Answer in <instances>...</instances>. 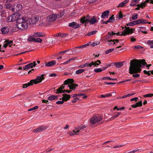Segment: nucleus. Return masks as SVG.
I'll return each mask as SVG.
<instances>
[{
    "mask_svg": "<svg viewBox=\"0 0 153 153\" xmlns=\"http://www.w3.org/2000/svg\"><path fill=\"white\" fill-rule=\"evenodd\" d=\"M138 15L136 14L135 15H133L132 17V19L133 20L136 19L137 18Z\"/></svg>",
    "mask_w": 153,
    "mask_h": 153,
    "instance_id": "nucleus-56",
    "label": "nucleus"
},
{
    "mask_svg": "<svg viewBox=\"0 0 153 153\" xmlns=\"http://www.w3.org/2000/svg\"><path fill=\"white\" fill-rule=\"evenodd\" d=\"M71 91V90H64L62 91V93H64L65 92H66L68 93H70Z\"/></svg>",
    "mask_w": 153,
    "mask_h": 153,
    "instance_id": "nucleus-60",
    "label": "nucleus"
},
{
    "mask_svg": "<svg viewBox=\"0 0 153 153\" xmlns=\"http://www.w3.org/2000/svg\"><path fill=\"white\" fill-rule=\"evenodd\" d=\"M102 71L101 68H96L94 69V71L96 73L100 72Z\"/></svg>",
    "mask_w": 153,
    "mask_h": 153,
    "instance_id": "nucleus-42",
    "label": "nucleus"
},
{
    "mask_svg": "<svg viewBox=\"0 0 153 153\" xmlns=\"http://www.w3.org/2000/svg\"><path fill=\"white\" fill-rule=\"evenodd\" d=\"M33 21H34L33 19V18H30L27 17L26 22H27V25L29 24L33 25L35 24V22H33Z\"/></svg>",
    "mask_w": 153,
    "mask_h": 153,
    "instance_id": "nucleus-21",
    "label": "nucleus"
},
{
    "mask_svg": "<svg viewBox=\"0 0 153 153\" xmlns=\"http://www.w3.org/2000/svg\"><path fill=\"white\" fill-rule=\"evenodd\" d=\"M110 11L108 10H106L103 12L101 16V18L104 19L105 17L108 18L109 16Z\"/></svg>",
    "mask_w": 153,
    "mask_h": 153,
    "instance_id": "nucleus-15",
    "label": "nucleus"
},
{
    "mask_svg": "<svg viewBox=\"0 0 153 153\" xmlns=\"http://www.w3.org/2000/svg\"><path fill=\"white\" fill-rule=\"evenodd\" d=\"M38 107H39L38 106H36L34 107L29 109L28 110V111H31L33 110L38 109Z\"/></svg>",
    "mask_w": 153,
    "mask_h": 153,
    "instance_id": "nucleus-46",
    "label": "nucleus"
},
{
    "mask_svg": "<svg viewBox=\"0 0 153 153\" xmlns=\"http://www.w3.org/2000/svg\"><path fill=\"white\" fill-rule=\"evenodd\" d=\"M142 105V102L140 101L138 102H137L136 104L131 105V107L133 108H136L137 107H140Z\"/></svg>",
    "mask_w": 153,
    "mask_h": 153,
    "instance_id": "nucleus-20",
    "label": "nucleus"
},
{
    "mask_svg": "<svg viewBox=\"0 0 153 153\" xmlns=\"http://www.w3.org/2000/svg\"><path fill=\"white\" fill-rule=\"evenodd\" d=\"M70 50V49H68L67 50H65L63 51H61L59 53V54H61L62 55H64L65 53L67 52L68 51H69Z\"/></svg>",
    "mask_w": 153,
    "mask_h": 153,
    "instance_id": "nucleus-54",
    "label": "nucleus"
},
{
    "mask_svg": "<svg viewBox=\"0 0 153 153\" xmlns=\"http://www.w3.org/2000/svg\"><path fill=\"white\" fill-rule=\"evenodd\" d=\"M56 64L55 61L52 60L51 61L48 62H45V66L46 67H52Z\"/></svg>",
    "mask_w": 153,
    "mask_h": 153,
    "instance_id": "nucleus-11",
    "label": "nucleus"
},
{
    "mask_svg": "<svg viewBox=\"0 0 153 153\" xmlns=\"http://www.w3.org/2000/svg\"><path fill=\"white\" fill-rule=\"evenodd\" d=\"M109 19L112 22V21L114 20V15H112L110 17H109Z\"/></svg>",
    "mask_w": 153,
    "mask_h": 153,
    "instance_id": "nucleus-57",
    "label": "nucleus"
},
{
    "mask_svg": "<svg viewBox=\"0 0 153 153\" xmlns=\"http://www.w3.org/2000/svg\"><path fill=\"white\" fill-rule=\"evenodd\" d=\"M153 96L152 94H148L143 96L144 97H152Z\"/></svg>",
    "mask_w": 153,
    "mask_h": 153,
    "instance_id": "nucleus-47",
    "label": "nucleus"
},
{
    "mask_svg": "<svg viewBox=\"0 0 153 153\" xmlns=\"http://www.w3.org/2000/svg\"><path fill=\"white\" fill-rule=\"evenodd\" d=\"M58 98V97L55 95H51L49 96L48 97V99L50 100H52L57 99Z\"/></svg>",
    "mask_w": 153,
    "mask_h": 153,
    "instance_id": "nucleus-24",
    "label": "nucleus"
},
{
    "mask_svg": "<svg viewBox=\"0 0 153 153\" xmlns=\"http://www.w3.org/2000/svg\"><path fill=\"white\" fill-rule=\"evenodd\" d=\"M14 15H12L9 16L8 20L9 22H13L16 20V19L13 18Z\"/></svg>",
    "mask_w": 153,
    "mask_h": 153,
    "instance_id": "nucleus-35",
    "label": "nucleus"
},
{
    "mask_svg": "<svg viewBox=\"0 0 153 153\" xmlns=\"http://www.w3.org/2000/svg\"><path fill=\"white\" fill-rule=\"evenodd\" d=\"M102 120L101 117L99 116H95L90 119L91 123L94 124Z\"/></svg>",
    "mask_w": 153,
    "mask_h": 153,
    "instance_id": "nucleus-5",
    "label": "nucleus"
},
{
    "mask_svg": "<svg viewBox=\"0 0 153 153\" xmlns=\"http://www.w3.org/2000/svg\"><path fill=\"white\" fill-rule=\"evenodd\" d=\"M86 127V126H82L81 127H79L78 128H75V130L77 131V132H79V131H80V130H81L82 129Z\"/></svg>",
    "mask_w": 153,
    "mask_h": 153,
    "instance_id": "nucleus-34",
    "label": "nucleus"
},
{
    "mask_svg": "<svg viewBox=\"0 0 153 153\" xmlns=\"http://www.w3.org/2000/svg\"><path fill=\"white\" fill-rule=\"evenodd\" d=\"M102 79L103 80H105V79H108V80H113V79L110 78L109 77H108V76L103 77L102 78Z\"/></svg>",
    "mask_w": 153,
    "mask_h": 153,
    "instance_id": "nucleus-48",
    "label": "nucleus"
},
{
    "mask_svg": "<svg viewBox=\"0 0 153 153\" xmlns=\"http://www.w3.org/2000/svg\"><path fill=\"white\" fill-rule=\"evenodd\" d=\"M29 64L30 67L31 68H33V67H34V64L33 63H30Z\"/></svg>",
    "mask_w": 153,
    "mask_h": 153,
    "instance_id": "nucleus-64",
    "label": "nucleus"
},
{
    "mask_svg": "<svg viewBox=\"0 0 153 153\" xmlns=\"http://www.w3.org/2000/svg\"><path fill=\"white\" fill-rule=\"evenodd\" d=\"M137 22H136L137 23ZM136 25V22H135V21H134L133 22H130L128 23H127L126 24V25L127 26H133Z\"/></svg>",
    "mask_w": 153,
    "mask_h": 153,
    "instance_id": "nucleus-33",
    "label": "nucleus"
},
{
    "mask_svg": "<svg viewBox=\"0 0 153 153\" xmlns=\"http://www.w3.org/2000/svg\"><path fill=\"white\" fill-rule=\"evenodd\" d=\"M27 17H22V18H19L17 19V24L22 23L26 21Z\"/></svg>",
    "mask_w": 153,
    "mask_h": 153,
    "instance_id": "nucleus-13",
    "label": "nucleus"
},
{
    "mask_svg": "<svg viewBox=\"0 0 153 153\" xmlns=\"http://www.w3.org/2000/svg\"><path fill=\"white\" fill-rule=\"evenodd\" d=\"M89 45V43H87V44H85L83 45H81V46H79L78 47H76L75 48H77L81 49L82 48H85L87 46H88V45Z\"/></svg>",
    "mask_w": 153,
    "mask_h": 153,
    "instance_id": "nucleus-31",
    "label": "nucleus"
},
{
    "mask_svg": "<svg viewBox=\"0 0 153 153\" xmlns=\"http://www.w3.org/2000/svg\"><path fill=\"white\" fill-rule=\"evenodd\" d=\"M106 36V40H108L112 36L111 35H110L109 34H107Z\"/></svg>",
    "mask_w": 153,
    "mask_h": 153,
    "instance_id": "nucleus-59",
    "label": "nucleus"
},
{
    "mask_svg": "<svg viewBox=\"0 0 153 153\" xmlns=\"http://www.w3.org/2000/svg\"><path fill=\"white\" fill-rule=\"evenodd\" d=\"M16 26L19 29L23 30L26 29L28 27V25L27 22L23 23L16 24Z\"/></svg>",
    "mask_w": 153,
    "mask_h": 153,
    "instance_id": "nucleus-7",
    "label": "nucleus"
},
{
    "mask_svg": "<svg viewBox=\"0 0 153 153\" xmlns=\"http://www.w3.org/2000/svg\"><path fill=\"white\" fill-rule=\"evenodd\" d=\"M107 41L108 42L107 44L109 46L114 45L115 44V42H114L112 39H111L110 40H108Z\"/></svg>",
    "mask_w": 153,
    "mask_h": 153,
    "instance_id": "nucleus-28",
    "label": "nucleus"
},
{
    "mask_svg": "<svg viewBox=\"0 0 153 153\" xmlns=\"http://www.w3.org/2000/svg\"><path fill=\"white\" fill-rule=\"evenodd\" d=\"M121 114V112H117V114L115 115H114V116H113L110 118V120H114V119L117 118V117L120 114Z\"/></svg>",
    "mask_w": 153,
    "mask_h": 153,
    "instance_id": "nucleus-36",
    "label": "nucleus"
},
{
    "mask_svg": "<svg viewBox=\"0 0 153 153\" xmlns=\"http://www.w3.org/2000/svg\"><path fill=\"white\" fill-rule=\"evenodd\" d=\"M75 49H74V51H75V53H79L82 50V49H80L77 48H75Z\"/></svg>",
    "mask_w": 153,
    "mask_h": 153,
    "instance_id": "nucleus-37",
    "label": "nucleus"
},
{
    "mask_svg": "<svg viewBox=\"0 0 153 153\" xmlns=\"http://www.w3.org/2000/svg\"><path fill=\"white\" fill-rule=\"evenodd\" d=\"M44 74H42L40 76H37L36 79L31 80L33 81V84L34 83L35 84H37L41 82L42 81L45 79V77H44Z\"/></svg>",
    "mask_w": 153,
    "mask_h": 153,
    "instance_id": "nucleus-6",
    "label": "nucleus"
},
{
    "mask_svg": "<svg viewBox=\"0 0 153 153\" xmlns=\"http://www.w3.org/2000/svg\"><path fill=\"white\" fill-rule=\"evenodd\" d=\"M147 43L151 48H153V40H149L147 41Z\"/></svg>",
    "mask_w": 153,
    "mask_h": 153,
    "instance_id": "nucleus-30",
    "label": "nucleus"
},
{
    "mask_svg": "<svg viewBox=\"0 0 153 153\" xmlns=\"http://www.w3.org/2000/svg\"><path fill=\"white\" fill-rule=\"evenodd\" d=\"M150 1L149 0H146L145 2L142 3L140 4H138L137 5V6H139L140 8H143L144 7H145L147 3Z\"/></svg>",
    "mask_w": 153,
    "mask_h": 153,
    "instance_id": "nucleus-17",
    "label": "nucleus"
},
{
    "mask_svg": "<svg viewBox=\"0 0 153 153\" xmlns=\"http://www.w3.org/2000/svg\"><path fill=\"white\" fill-rule=\"evenodd\" d=\"M118 15H119L118 18L119 19H120L123 17V15L121 12L119 13V14Z\"/></svg>",
    "mask_w": 153,
    "mask_h": 153,
    "instance_id": "nucleus-61",
    "label": "nucleus"
},
{
    "mask_svg": "<svg viewBox=\"0 0 153 153\" xmlns=\"http://www.w3.org/2000/svg\"><path fill=\"white\" fill-rule=\"evenodd\" d=\"M97 31H93L87 34V35L88 36H90L93 34H95L97 32Z\"/></svg>",
    "mask_w": 153,
    "mask_h": 153,
    "instance_id": "nucleus-44",
    "label": "nucleus"
},
{
    "mask_svg": "<svg viewBox=\"0 0 153 153\" xmlns=\"http://www.w3.org/2000/svg\"><path fill=\"white\" fill-rule=\"evenodd\" d=\"M133 74L132 76L134 77H138L140 76L139 74Z\"/></svg>",
    "mask_w": 153,
    "mask_h": 153,
    "instance_id": "nucleus-58",
    "label": "nucleus"
},
{
    "mask_svg": "<svg viewBox=\"0 0 153 153\" xmlns=\"http://www.w3.org/2000/svg\"><path fill=\"white\" fill-rule=\"evenodd\" d=\"M4 43H7L8 45L10 47L13 44V41L7 40H6Z\"/></svg>",
    "mask_w": 153,
    "mask_h": 153,
    "instance_id": "nucleus-27",
    "label": "nucleus"
},
{
    "mask_svg": "<svg viewBox=\"0 0 153 153\" xmlns=\"http://www.w3.org/2000/svg\"><path fill=\"white\" fill-rule=\"evenodd\" d=\"M84 71L85 70L84 69H79L76 71L75 73L76 74H79L83 73Z\"/></svg>",
    "mask_w": 153,
    "mask_h": 153,
    "instance_id": "nucleus-32",
    "label": "nucleus"
},
{
    "mask_svg": "<svg viewBox=\"0 0 153 153\" xmlns=\"http://www.w3.org/2000/svg\"><path fill=\"white\" fill-rule=\"evenodd\" d=\"M42 40L40 38H38L35 39V42L41 43Z\"/></svg>",
    "mask_w": 153,
    "mask_h": 153,
    "instance_id": "nucleus-49",
    "label": "nucleus"
},
{
    "mask_svg": "<svg viewBox=\"0 0 153 153\" xmlns=\"http://www.w3.org/2000/svg\"><path fill=\"white\" fill-rule=\"evenodd\" d=\"M125 5V4H124V3L122 2L119 4L117 6V7H123Z\"/></svg>",
    "mask_w": 153,
    "mask_h": 153,
    "instance_id": "nucleus-50",
    "label": "nucleus"
},
{
    "mask_svg": "<svg viewBox=\"0 0 153 153\" xmlns=\"http://www.w3.org/2000/svg\"><path fill=\"white\" fill-rule=\"evenodd\" d=\"M35 39L34 37L30 36L28 38L27 40L29 42H35Z\"/></svg>",
    "mask_w": 153,
    "mask_h": 153,
    "instance_id": "nucleus-40",
    "label": "nucleus"
},
{
    "mask_svg": "<svg viewBox=\"0 0 153 153\" xmlns=\"http://www.w3.org/2000/svg\"><path fill=\"white\" fill-rule=\"evenodd\" d=\"M47 127L45 126H41L33 130V132L35 133H38L40 132H42L47 128Z\"/></svg>",
    "mask_w": 153,
    "mask_h": 153,
    "instance_id": "nucleus-10",
    "label": "nucleus"
},
{
    "mask_svg": "<svg viewBox=\"0 0 153 153\" xmlns=\"http://www.w3.org/2000/svg\"><path fill=\"white\" fill-rule=\"evenodd\" d=\"M76 96H80V94H73V97H74V100H78L79 99V98L78 97L75 98V97Z\"/></svg>",
    "mask_w": 153,
    "mask_h": 153,
    "instance_id": "nucleus-41",
    "label": "nucleus"
},
{
    "mask_svg": "<svg viewBox=\"0 0 153 153\" xmlns=\"http://www.w3.org/2000/svg\"><path fill=\"white\" fill-rule=\"evenodd\" d=\"M63 96L62 99L64 100V101H67L71 97V96L70 95H68L66 94H64L62 95Z\"/></svg>",
    "mask_w": 153,
    "mask_h": 153,
    "instance_id": "nucleus-16",
    "label": "nucleus"
},
{
    "mask_svg": "<svg viewBox=\"0 0 153 153\" xmlns=\"http://www.w3.org/2000/svg\"><path fill=\"white\" fill-rule=\"evenodd\" d=\"M114 48H111L109 49L108 50H107V51H106L105 53L106 54H108L110 52H111L113 51L114 50Z\"/></svg>",
    "mask_w": 153,
    "mask_h": 153,
    "instance_id": "nucleus-43",
    "label": "nucleus"
},
{
    "mask_svg": "<svg viewBox=\"0 0 153 153\" xmlns=\"http://www.w3.org/2000/svg\"><path fill=\"white\" fill-rule=\"evenodd\" d=\"M136 22H137V23L136 22V25L138 24H147L148 23V21L146 20L143 19H139L136 21H135Z\"/></svg>",
    "mask_w": 153,
    "mask_h": 153,
    "instance_id": "nucleus-14",
    "label": "nucleus"
},
{
    "mask_svg": "<svg viewBox=\"0 0 153 153\" xmlns=\"http://www.w3.org/2000/svg\"><path fill=\"white\" fill-rule=\"evenodd\" d=\"M74 82V81L73 79H69L64 82V83L66 85H68L71 84L70 85H68V87H69L70 89L72 90H74L76 87H77L78 85L77 84H73L72 83Z\"/></svg>",
    "mask_w": 153,
    "mask_h": 153,
    "instance_id": "nucleus-3",
    "label": "nucleus"
},
{
    "mask_svg": "<svg viewBox=\"0 0 153 153\" xmlns=\"http://www.w3.org/2000/svg\"><path fill=\"white\" fill-rule=\"evenodd\" d=\"M145 65H146L148 69H149V68L152 65L151 64L147 65L145 60L144 59L131 60L130 62L129 73L131 74L140 73L141 71L140 67L143 68Z\"/></svg>",
    "mask_w": 153,
    "mask_h": 153,
    "instance_id": "nucleus-1",
    "label": "nucleus"
},
{
    "mask_svg": "<svg viewBox=\"0 0 153 153\" xmlns=\"http://www.w3.org/2000/svg\"><path fill=\"white\" fill-rule=\"evenodd\" d=\"M124 62H114V65L117 68H120L123 65Z\"/></svg>",
    "mask_w": 153,
    "mask_h": 153,
    "instance_id": "nucleus-22",
    "label": "nucleus"
},
{
    "mask_svg": "<svg viewBox=\"0 0 153 153\" xmlns=\"http://www.w3.org/2000/svg\"><path fill=\"white\" fill-rule=\"evenodd\" d=\"M13 5L11 4L7 3L5 5V7L6 9H11L13 7Z\"/></svg>",
    "mask_w": 153,
    "mask_h": 153,
    "instance_id": "nucleus-26",
    "label": "nucleus"
},
{
    "mask_svg": "<svg viewBox=\"0 0 153 153\" xmlns=\"http://www.w3.org/2000/svg\"><path fill=\"white\" fill-rule=\"evenodd\" d=\"M84 67H91V63H87L84 64Z\"/></svg>",
    "mask_w": 153,
    "mask_h": 153,
    "instance_id": "nucleus-45",
    "label": "nucleus"
},
{
    "mask_svg": "<svg viewBox=\"0 0 153 153\" xmlns=\"http://www.w3.org/2000/svg\"><path fill=\"white\" fill-rule=\"evenodd\" d=\"M68 26L74 28H77L80 27L79 25V24H77L75 22H73L69 23Z\"/></svg>",
    "mask_w": 153,
    "mask_h": 153,
    "instance_id": "nucleus-12",
    "label": "nucleus"
},
{
    "mask_svg": "<svg viewBox=\"0 0 153 153\" xmlns=\"http://www.w3.org/2000/svg\"><path fill=\"white\" fill-rule=\"evenodd\" d=\"M22 9V5L16 4L14 5L13 7L12 8L11 10L12 11H13L15 10L16 11H18L21 10Z\"/></svg>",
    "mask_w": 153,
    "mask_h": 153,
    "instance_id": "nucleus-9",
    "label": "nucleus"
},
{
    "mask_svg": "<svg viewBox=\"0 0 153 153\" xmlns=\"http://www.w3.org/2000/svg\"><path fill=\"white\" fill-rule=\"evenodd\" d=\"M64 100L62 99V101H59L56 102V103L58 105L62 104L64 103Z\"/></svg>",
    "mask_w": 153,
    "mask_h": 153,
    "instance_id": "nucleus-52",
    "label": "nucleus"
},
{
    "mask_svg": "<svg viewBox=\"0 0 153 153\" xmlns=\"http://www.w3.org/2000/svg\"><path fill=\"white\" fill-rule=\"evenodd\" d=\"M108 34L111 35L112 36H113V35H114L115 34H116V33L113 32H108Z\"/></svg>",
    "mask_w": 153,
    "mask_h": 153,
    "instance_id": "nucleus-62",
    "label": "nucleus"
},
{
    "mask_svg": "<svg viewBox=\"0 0 153 153\" xmlns=\"http://www.w3.org/2000/svg\"><path fill=\"white\" fill-rule=\"evenodd\" d=\"M33 36H34L37 37H42L44 36L42 33L39 32H35L34 33Z\"/></svg>",
    "mask_w": 153,
    "mask_h": 153,
    "instance_id": "nucleus-25",
    "label": "nucleus"
},
{
    "mask_svg": "<svg viewBox=\"0 0 153 153\" xmlns=\"http://www.w3.org/2000/svg\"><path fill=\"white\" fill-rule=\"evenodd\" d=\"M80 20L81 23L82 24H85V26H86V24L89 22L92 24H94L98 22V21L94 17L91 18L89 20V16L88 15H87L86 16H84L82 17Z\"/></svg>",
    "mask_w": 153,
    "mask_h": 153,
    "instance_id": "nucleus-2",
    "label": "nucleus"
},
{
    "mask_svg": "<svg viewBox=\"0 0 153 153\" xmlns=\"http://www.w3.org/2000/svg\"><path fill=\"white\" fill-rule=\"evenodd\" d=\"M112 95V94H106V95H100L101 98H105L106 97H111Z\"/></svg>",
    "mask_w": 153,
    "mask_h": 153,
    "instance_id": "nucleus-39",
    "label": "nucleus"
},
{
    "mask_svg": "<svg viewBox=\"0 0 153 153\" xmlns=\"http://www.w3.org/2000/svg\"><path fill=\"white\" fill-rule=\"evenodd\" d=\"M1 31L3 34H5L8 32L9 29L8 27H4L1 29Z\"/></svg>",
    "mask_w": 153,
    "mask_h": 153,
    "instance_id": "nucleus-18",
    "label": "nucleus"
},
{
    "mask_svg": "<svg viewBox=\"0 0 153 153\" xmlns=\"http://www.w3.org/2000/svg\"><path fill=\"white\" fill-rule=\"evenodd\" d=\"M65 84L62 85L58 89L56 90V94H59L62 93L63 91V90H62L63 89H64L65 88Z\"/></svg>",
    "mask_w": 153,
    "mask_h": 153,
    "instance_id": "nucleus-19",
    "label": "nucleus"
},
{
    "mask_svg": "<svg viewBox=\"0 0 153 153\" xmlns=\"http://www.w3.org/2000/svg\"><path fill=\"white\" fill-rule=\"evenodd\" d=\"M75 130H74L72 131H69L68 134L70 136H73L74 135H76L77 134V133L78 132H77V131H75Z\"/></svg>",
    "mask_w": 153,
    "mask_h": 153,
    "instance_id": "nucleus-29",
    "label": "nucleus"
},
{
    "mask_svg": "<svg viewBox=\"0 0 153 153\" xmlns=\"http://www.w3.org/2000/svg\"><path fill=\"white\" fill-rule=\"evenodd\" d=\"M134 49H138L140 48H143V47L140 45H137L134 46Z\"/></svg>",
    "mask_w": 153,
    "mask_h": 153,
    "instance_id": "nucleus-55",
    "label": "nucleus"
},
{
    "mask_svg": "<svg viewBox=\"0 0 153 153\" xmlns=\"http://www.w3.org/2000/svg\"><path fill=\"white\" fill-rule=\"evenodd\" d=\"M100 43V42H94L91 44V45L92 46H94L96 45H98Z\"/></svg>",
    "mask_w": 153,
    "mask_h": 153,
    "instance_id": "nucleus-53",
    "label": "nucleus"
},
{
    "mask_svg": "<svg viewBox=\"0 0 153 153\" xmlns=\"http://www.w3.org/2000/svg\"><path fill=\"white\" fill-rule=\"evenodd\" d=\"M63 14L64 13H60V14L58 15V17H61L63 16Z\"/></svg>",
    "mask_w": 153,
    "mask_h": 153,
    "instance_id": "nucleus-63",
    "label": "nucleus"
},
{
    "mask_svg": "<svg viewBox=\"0 0 153 153\" xmlns=\"http://www.w3.org/2000/svg\"><path fill=\"white\" fill-rule=\"evenodd\" d=\"M125 29L122 32V33L120 34L119 32L117 33L116 34L117 36L120 35V36H125L127 34H129V33H132L134 30V29H130L129 27H125Z\"/></svg>",
    "mask_w": 153,
    "mask_h": 153,
    "instance_id": "nucleus-4",
    "label": "nucleus"
},
{
    "mask_svg": "<svg viewBox=\"0 0 153 153\" xmlns=\"http://www.w3.org/2000/svg\"><path fill=\"white\" fill-rule=\"evenodd\" d=\"M33 19L34 21L33 22H35V23L39 21V18L38 17H35L33 18Z\"/></svg>",
    "mask_w": 153,
    "mask_h": 153,
    "instance_id": "nucleus-51",
    "label": "nucleus"
},
{
    "mask_svg": "<svg viewBox=\"0 0 153 153\" xmlns=\"http://www.w3.org/2000/svg\"><path fill=\"white\" fill-rule=\"evenodd\" d=\"M91 66L92 65H93L96 67H97L99 65V64H98V63L97 62V61L95 62H91Z\"/></svg>",
    "mask_w": 153,
    "mask_h": 153,
    "instance_id": "nucleus-38",
    "label": "nucleus"
},
{
    "mask_svg": "<svg viewBox=\"0 0 153 153\" xmlns=\"http://www.w3.org/2000/svg\"><path fill=\"white\" fill-rule=\"evenodd\" d=\"M33 80H31L28 83L25 84L23 85L22 88H23L27 87L28 86H30L32 85L33 84Z\"/></svg>",
    "mask_w": 153,
    "mask_h": 153,
    "instance_id": "nucleus-23",
    "label": "nucleus"
},
{
    "mask_svg": "<svg viewBox=\"0 0 153 153\" xmlns=\"http://www.w3.org/2000/svg\"><path fill=\"white\" fill-rule=\"evenodd\" d=\"M57 17V16L56 14H51L47 17L46 20L47 21L53 22L56 19Z\"/></svg>",
    "mask_w": 153,
    "mask_h": 153,
    "instance_id": "nucleus-8",
    "label": "nucleus"
}]
</instances>
